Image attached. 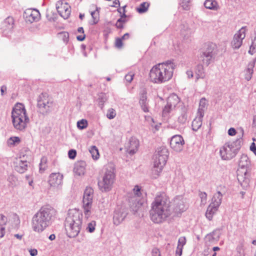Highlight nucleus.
<instances>
[{"instance_id": "f257e3e1", "label": "nucleus", "mask_w": 256, "mask_h": 256, "mask_svg": "<svg viewBox=\"0 0 256 256\" xmlns=\"http://www.w3.org/2000/svg\"><path fill=\"white\" fill-rule=\"evenodd\" d=\"M171 214L170 201L164 192L156 195L151 204L150 214L151 220L154 223L164 222Z\"/></svg>"}, {"instance_id": "f03ea898", "label": "nucleus", "mask_w": 256, "mask_h": 256, "mask_svg": "<svg viewBox=\"0 0 256 256\" xmlns=\"http://www.w3.org/2000/svg\"><path fill=\"white\" fill-rule=\"evenodd\" d=\"M176 64L172 60L154 66L150 72V81L160 84L169 80L172 76Z\"/></svg>"}, {"instance_id": "7ed1b4c3", "label": "nucleus", "mask_w": 256, "mask_h": 256, "mask_svg": "<svg viewBox=\"0 0 256 256\" xmlns=\"http://www.w3.org/2000/svg\"><path fill=\"white\" fill-rule=\"evenodd\" d=\"M54 214L55 210L52 208L48 206L42 207L32 217L33 230L38 232H42L50 224Z\"/></svg>"}, {"instance_id": "20e7f679", "label": "nucleus", "mask_w": 256, "mask_h": 256, "mask_svg": "<svg viewBox=\"0 0 256 256\" xmlns=\"http://www.w3.org/2000/svg\"><path fill=\"white\" fill-rule=\"evenodd\" d=\"M82 214L76 209L68 211L64 226L67 235L70 238H74L79 234L82 224Z\"/></svg>"}, {"instance_id": "39448f33", "label": "nucleus", "mask_w": 256, "mask_h": 256, "mask_svg": "<svg viewBox=\"0 0 256 256\" xmlns=\"http://www.w3.org/2000/svg\"><path fill=\"white\" fill-rule=\"evenodd\" d=\"M12 122L15 129L24 131L30 122L24 105L20 103L15 104L12 112Z\"/></svg>"}, {"instance_id": "423d86ee", "label": "nucleus", "mask_w": 256, "mask_h": 256, "mask_svg": "<svg viewBox=\"0 0 256 256\" xmlns=\"http://www.w3.org/2000/svg\"><path fill=\"white\" fill-rule=\"evenodd\" d=\"M242 143L241 137L232 142L226 143L220 150L222 158L224 160H230L235 157L241 148Z\"/></svg>"}, {"instance_id": "0eeeda50", "label": "nucleus", "mask_w": 256, "mask_h": 256, "mask_svg": "<svg viewBox=\"0 0 256 256\" xmlns=\"http://www.w3.org/2000/svg\"><path fill=\"white\" fill-rule=\"evenodd\" d=\"M168 155V150L164 146L157 149L154 156L153 172L158 176L165 166Z\"/></svg>"}, {"instance_id": "6e6552de", "label": "nucleus", "mask_w": 256, "mask_h": 256, "mask_svg": "<svg viewBox=\"0 0 256 256\" xmlns=\"http://www.w3.org/2000/svg\"><path fill=\"white\" fill-rule=\"evenodd\" d=\"M115 178V174L112 169H107L102 180L98 182L99 188L102 192L110 190L112 188Z\"/></svg>"}, {"instance_id": "1a4fd4ad", "label": "nucleus", "mask_w": 256, "mask_h": 256, "mask_svg": "<svg viewBox=\"0 0 256 256\" xmlns=\"http://www.w3.org/2000/svg\"><path fill=\"white\" fill-rule=\"evenodd\" d=\"M128 202L130 208L134 212H136L143 204L144 200L142 198L140 188L138 186L134 188L133 193L129 196Z\"/></svg>"}, {"instance_id": "9d476101", "label": "nucleus", "mask_w": 256, "mask_h": 256, "mask_svg": "<svg viewBox=\"0 0 256 256\" xmlns=\"http://www.w3.org/2000/svg\"><path fill=\"white\" fill-rule=\"evenodd\" d=\"M94 190L91 188H86L83 196V208L86 218H88L90 214V209L93 200Z\"/></svg>"}, {"instance_id": "9b49d317", "label": "nucleus", "mask_w": 256, "mask_h": 256, "mask_svg": "<svg viewBox=\"0 0 256 256\" xmlns=\"http://www.w3.org/2000/svg\"><path fill=\"white\" fill-rule=\"evenodd\" d=\"M182 102L178 96L174 94H170L168 98L167 104L162 110V116H167L170 112L174 110L176 111L177 108Z\"/></svg>"}, {"instance_id": "f8f14e48", "label": "nucleus", "mask_w": 256, "mask_h": 256, "mask_svg": "<svg viewBox=\"0 0 256 256\" xmlns=\"http://www.w3.org/2000/svg\"><path fill=\"white\" fill-rule=\"evenodd\" d=\"M214 50V46L208 44L200 54V60L206 66L210 64L214 60L215 55Z\"/></svg>"}, {"instance_id": "ddd939ff", "label": "nucleus", "mask_w": 256, "mask_h": 256, "mask_svg": "<svg viewBox=\"0 0 256 256\" xmlns=\"http://www.w3.org/2000/svg\"><path fill=\"white\" fill-rule=\"evenodd\" d=\"M56 9L58 14L64 19L68 18L70 14V6L64 0L58 1L56 4Z\"/></svg>"}, {"instance_id": "4468645a", "label": "nucleus", "mask_w": 256, "mask_h": 256, "mask_svg": "<svg viewBox=\"0 0 256 256\" xmlns=\"http://www.w3.org/2000/svg\"><path fill=\"white\" fill-rule=\"evenodd\" d=\"M172 206L173 212L176 216L186 211L187 208L186 205L182 196H177L174 199Z\"/></svg>"}, {"instance_id": "2eb2a0df", "label": "nucleus", "mask_w": 256, "mask_h": 256, "mask_svg": "<svg viewBox=\"0 0 256 256\" xmlns=\"http://www.w3.org/2000/svg\"><path fill=\"white\" fill-rule=\"evenodd\" d=\"M246 26L242 27L234 36L231 46L234 49H238L242 44L246 37Z\"/></svg>"}, {"instance_id": "dca6fc26", "label": "nucleus", "mask_w": 256, "mask_h": 256, "mask_svg": "<svg viewBox=\"0 0 256 256\" xmlns=\"http://www.w3.org/2000/svg\"><path fill=\"white\" fill-rule=\"evenodd\" d=\"M184 141L180 135L174 136L170 142V146L174 151L180 152L183 149Z\"/></svg>"}, {"instance_id": "f3484780", "label": "nucleus", "mask_w": 256, "mask_h": 256, "mask_svg": "<svg viewBox=\"0 0 256 256\" xmlns=\"http://www.w3.org/2000/svg\"><path fill=\"white\" fill-rule=\"evenodd\" d=\"M127 215L128 212L124 208H118L114 214V224L116 226L119 225L124 220Z\"/></svg>"}, {"instance_id": "a211bd4d", "label": "nucleus", "mask_w": 256, "mask_h": 256, "mask_svg": "<svg viewBox=\"0 0 256 256\" xmlns=\"http://www.w3.org/2000/svg\"><path fill=\"white\" fill-rule=\"evenodd\" d=\"M38 106L42 110L47 112L52 106V103L50 102L46 94H42L38 99Z\"/></svg>"}, {"instance_id": "6ab92c4d", "label": "nucleus", "mask_w": 256, "mask_h": 256, "mask_svg": "<svg viewBox=\"0 0 256 256\" xmlns=\"http://www.w3.org/2000/svg\"><path fill=\"white\" fill-rule=\"evenodd\" d=\"M63 175L59 172L51 174L49 176L48 184L52 187H58L62 183Z\"/></svg>"}, {"instance_id": "aec40b11", "label": "nucleus", "mask_w": 256, "mask_h": 256, "mask_svg": "<svg viewBox=\"0 0 256 256\" xmlns=\"http://www.w3.org/2000/svg\"><path fill=\"white\" fill-rule=\"evenodd\" d=\"M187 110L188 108L184 104H180L176 108V112L180 114L178 117V122L184 124L187 121Z\"/></svg>"}, {"instance_id": "412c9836", "label": "nucleus", "mask_w": 256, "mask_h": 256, "mask_svg": "<svg viewBox=\"0 0 256 256\" xmlns=\"http://www.w3.org/2000/svg\"><path fill=\"white\" fill-rule=\"evenodd\" d=\"M138 146V140L135 138H131L126 146L127 152L134 154L137 152Z\"/></svg>"}, {"instance_id": "4be33fe9", "label": "nucleus", "mask_w": 256, "mask_h": 256, "mask_svg": "<svg viewBox=\"0 0 256 256\" xmlns=\"http://www.w3.org/2000/svg\"><path fill=\"white\" fill-rule=\"evenodd\" d=\"M14 24V20L12 17H8L4 22L2 24V28L3 30V33L6 36H8V34L12 31Z\"/></svg>"}, {"instance_id": "5701e85b", "label": "nucleus", "mask_w": 256, "mask_h": 256, "mask_svg": "<svg viewBox=\"0 0 256 256\" xmlns=\"http://www.w3.org/2000/svg\"><path fill=\"white\" fill-rule=\"evenodd\" d=\"M86 164L82 160L75 163L74 168V173L78 176L84 175L85 172Z\"/></svg>"}, {"instance_id": "b1692460", "label": "nucleus", "mask_w": 256, "mask_h": 256, "mask_svg": "<svg viewBox=\"0 0 256 256\" xmlns=\"http://www.w3.org/2000/svg\"><path fill=\"white\" fill-rule=\"evenodd\" d=\"M25 14L27 20L31 23L38 20L40 17L38 11L35 10H28L25 12Z\"/></svg>"}, {"instance_id": "393cba45", "label": "nucleus", "mask_w": 256, "mask_h": 256, "mask_svg": "<svg viewBox=\"0 0 256 256\" xmlns=\"http://www.w3.org/2000/svg\"><path fill=\"white\" fill-rule=\"evenodd\" d=\"M256 62V58L250 61L248 64L244 74V78L248 81L250 80L252 78Z\"/></svg>"}, {"instance_id": "a878e982", "label": "nucleus", "mask_w": 256, "mask_h": 256, "mask_svg": "<svg viewBox=\"0 0 256 256\" xmlns=\"http://www.w3.org/2000/svg\"><path fill=\"white\" fill-rule=\"evenodd\" d=\"M14 168L16 171L20 174L24 173L28 168V162L26 160H23L20 159L16 160Z\"/></svg>"}, {"instance_id": "bb28decb", "label": "nucleus", "mask_w": 256, "mask_h": 256, "mask_svg": "<svg viewBox=\"0 0 256 256\" xmlns=\"http://www.w3.org/2000/svg\"><path fill=\"white\" fill-rule=\"evenodd\" d=\"M139 103L142 109L144 112H148L146 92L145 90H143L142 92L140 94Z\"/></svg>"}, {"instance_id": "cd10ccee", "label": "nucleus", "mask_w": 256, "mask_h": 256, "mask_svg": "<svg viewBox=\"0 0 256 256\" xmlns=\"http://www.w3.org/2000/svg\"><path fill=\"white\" fill-rule=\"evenodd\" d=\"M222 194L220 191H218L216 193L214 194L212 198V202L210 204L217 208H218L222 203Z\"/></svg>"}, {"instance_id": "c85d7f7f", "label": "nucleus", "mask_w": 256, "mask_h": 256, "mask_svg": "<svg viewBox=\"0 0 256 256\" xmlns=\"http://www.w3.org/2000/svg\"><path fill=\"white\" fill-rule=\"evenodd\" d=\"M218 208L210 204L208 206L206 212V217L211 220L214 214L218 210Z\"/></svg>"}, {"instance_id": "c756f323", "label": "nucleus", "mask_w": 256, "mask_h": 256, "mask_svg": "<svg viewBox=\"0 0 256 256\" xmlns=\"http://www.w3.org/2000/svg\"><path fill=\"white\" fill-rule=\"evenodd\" d=\"M207 106L206 100L205 98H202L200 101L199 108L198 109V114L201 116H204L205 108Z\"/></svg>"}, {"instance_id": "7c9ffc66", "label": "nucleus", "mask_w": 256, "mask_h": 256, "mask_svg": "<svg viewBox=\"0 0 256 256\" xmlns=\"http://www.w3.org/2000/svg\"><path fill=\"white\" fill-rule=\"evenodd\" d=\"M206 8L216 10L218 9V4L215 0H206L204 3Z\"/></svg>"}, {"instance_id": "2f4dec72", "label": "nucleus", "mask_w": 256, "mask_h": 256, "mask_svg": "<svg viewBox=\"0 0 256 256\" xmlns=\"http://www.w3.org/2000/svg\"><path fill=\"white\" fill-rule=\"evenodd\" d=\"M202 118L203 116H201L199 115L198 118H196L192 121V126L194 131H197L201 127Z\"/></svg>"}, {"instance_id": "473e14b6", "label": "nucleus", "mask_w": 256, "mask_h": 256, "mask_svg": "<svg viewBox=\"0 0 256 256\" xmlns=\"http://www.w3.org/2000/svg\"><path fill=\"white\" fill-rule=\"evenodd\" d=\"M249 158L246 154H242L239 160V166L242 168L246 167L249 165Z\"/></svg>"}, {"instance_id": "72a5a7b5", "label": "nucleus", "mask_w": 256, "mask_h": 256, "mask_svg": "<svg viewBox=\"0 0 256 256\" xmlns=\"http://www.w3.org/2000/svg\"><path fill=\"white\" fill-rule=\"evenodd\" d=\"M196 78H203L204 77V67L201 64H198L196 66Z\"/></svg>"}, {"instance_id": "f704fd0d", "label": "nucleus", "mask_w": 256, "mask_h": 256, "mask_svg": "<svg viewBox=\"0 0 256 256\" xmlns=\"http://www.w3.org/2000/svg\"><path fill=\"white\" fill-rule=\"evenodd\" d=\"M149 6V3L144 2L140 4V6L136 8V10L140 14L144 13L147 11Z\"/></svg>"}, {"instance_id": "c9c22d12", "label": "nucleus", "mask_w": 256, "mask_h": 256, "mask_svg": "<svg viewBox=\"0 0 256 256\" xmlns=\"http://www.w3.org/2000/svg\"><path fill=\"white\" fill-rule=\"evenodd\" d=\"M46 162V158L44 156L42 157L41 158L40 162L39 164L40 172L41 173L43 172L46 170L47 168Z\"/></svg>"}, {"instance_id": "e433bc0d", "label": "nucleus", "mask_w": 256, "mask_h": 256, "mask_svg": "<svg viewBox=\"0 0 256 256\" xmlns=\"http://www.w3.org/2000/svg\"><path fill=\"white\" fill-rule=\"evenodd\" d=\"M90 152L94 160H97L99 158V153L97 148L96 146H92L90 149Z\"/></svg>"}, {"instance_id": "4c0bfd02", "label": "nucleus", "mask_w": 256, "mask_h": 256, "mask_svg": "<svg viewBox=\"0 0 256 256\" xmlns=\"http://www.w3.org/2000/svg\"><path fill=\"white\" fill-rule=\"evenodd\" d=\"M248 52L251 55H252L256 52V34H255L254 38L252 40V42L250 46V50Z\"/></svg>"}, {"instance_id": "58836bf2", "label": "nucleus", "mask_w": 256, "mask_h": 256, "mask_svg": "<svg viewBox=\"0 0 256 256\" xmlns=\"http://www.w3.org/2000/svg\"><path fill=\"white\" fill-rule=\"evenodd\" d=\"M88 126L86 120L82 119L77 122V126L80 130L86 128Z\"/></svg>"}, {"instance_id": "ea45409f", "label": "nucleus", "mask_w": 256, "mask_h": 256, "mask_svg": "<svg viewBox=\"0 0 256 256\" xmlns=\"http://www.w3.org/2000/svg\"><path fill=\"white\" fill-rule=\"evenodd\" d=\"M95 226H96V222L94 221H92L90 222L88 224V226L86 228V230L88 232L92 233L94 231Z\"/></svg>"}, {"instance_id": "a19ab883", "label": "nucleus", "mask_w": 256, "mask_h": 256, "mask_svg": "<svg viewBox=\"0 0 256 256\" xmlns=\"http://www.w3.org/2000/svg\"><path fill=\"white\" fill-rule=\"evenodd\" d=\"M116 116V112L114 109L110 108L108 110L106 116L108 118L111 120L113 119Z\"/></svg>"}, {"instance_id": "79ce46f5", "label": "nucleus", "mask_w": 256, "mask_h": 256, "mask_svg": "<svg viewBox=\"0 0 256 256\" xmlns=\"http://www.w3.org/2000/svg\"><path fill=\"white\" fill-rule=\"evenodd\" d=\"M20 142V139L18 137L14 136L10 138L8 140V143L9 145H14L16 143Z\"/></svg>"}, {"instance_id": "37998d69", "label": "nucleus", "mask_w": 256, "mask_h": 256, "mask_svg": "<svg viewBox=\"0 0 256 256\" xmlns=\"http://www.w3.org/2000/svg\"><path fill=\"white\" fill-rule=\"evenodd\" d=\"M186 239L184 236H181L179 238L178 240V246H180L182 248L186 244Z\"/></svg>"}, {"instance_id": "c03bdc74", "label": "nucleus", "mask_w": 256, "mask_h": 256, "mask_svg": "<svg viewBox=\"0 0 256 256\" xmlns=\"http://www.w3.org/2000/svg\"><path fill=\"white\" fill-rule=\"evenodd\" d=\"M126 7V6H124L122 7V10H123V14L121 16V18H119L117 21L118 22H120L121 23L125 22L126 20L125 18L126 17V15L125 14L126 11H125V8Z\"/></svg>"}, {"instance_id": "a18cd8bd", "label": "nucleus", "mask_w": 256, "mask_h": 256, "mask_svg": "<svg viewBox=\"0 0 256 256\" xmlns=\"http://www.w3.org/2000/svg\"><path fill=\"white\" fill-rule=\"evenodd\" d=\"M200 196L201 198V202L202 204H205L206 202L207 194L204 192H201L200 194Z\"/></svg>"}, {"instance_id": "49530a36", "label": "nucleus", "mask_w": 256, "mask_h": 256, "mask_svg": "<svg viewBox=\"0 0 256 256\" xmlns=\"http://www.w3.org/2000/svg\"><path fill=\"white\" fill-rule=\"evenodd\" d=\"M134 75V74L133 72H129L128 74H126V76H125L126 80L128 82H130L132 80H133Z\"/></svg>"}, {"instance_id": "de8ad7c7", "label": "nucleus", "mask_w": 256, "mask_h": 256, "mask_svg": "<svg viewBox=\"0 0 256 256\" xmlns=\"http://www.w3.org/2000/svg\"><path fill=\"white\" fill-rule=\"evenodd\" d=\"M7 221L6 216L2 214H0V226H4Z\"/></svg>"}, {"instance_id": "09e8293b", "label": "nucleus", "mask_w": 256, "mask_h": 256, "mask_svg": "<svg viewBox=\"0 0 256 256\" xmlns=\"http://www.w3.org/2000/svg\"><path fill=\"white\" fill-rule=\"evenodd\" d=\"M76 155V152L74 150H70L68 152V156L70 158L74 159Z\"/></svg>"}, {"instance_id": "8fccbe9b", "label": "nucleus", "mask_w": 256, "mask_h": 256, "mask_svg": "<svg viewBox=\"0 0 256 256\" xmlns=\"http://www.w3.org/2000/svg\"><path fill=\"white\" fill-rule=\"evenodd\" d=\"M62 36L63 40L64 42H67L68 40L69 34L67 32H62L60 34Z\"/></svg>"}, {"instance_id": "3c124183", "label": "nucleus", "mask_w": 256, "mask_h": 256, "mask_svg": "<svg viewBox=\"0 0 256 256\" xmlns=\"http://www.w3.org/2000/svg\"><path fill=\"white\" fill-rule=\"evenodd\" d=\"M122 40L121 38H118L116 40V46L118 48H120L122 46Z\"/></svg>"}, {"instance_id": "603ef678", "label": "nucleus", "mask_w": 256, "mask_h": 256, "mask_svg": "<svg viewBox=\"0 0 256 256\" xmlns=\"http://www.w3.org/2000/svg\"><path fill=\"white\" fill-rule=\"evenodd\" d=\"M152 256H160V250L156 248L152 250Z\"/></svg>"}, {"instance_id": "864d4df0", "label": "nucleus", "mask_w": 256, "mask_h": 256, "mask_svg": "<svg viewBox=\"0 0 256 256\" xmlns=\"http://www.w3.org/2000/svg\"><path fill=\"white\" fill-rule=\"evenodd\" d=\"M98 14V12L96 11H93L91 12L92 16V17L94 19V24H96L98 22V20L97 18L96 14Z\"/></svg>"}, {"instance_id": "5fc2aeb1", "label": "nucleus", "mask_w": 256, "mask_h": 256, "mask_svg": "<svg viewBox=\"0 0 256 256\" xmlns=\"http://www.w3.org/2000/svg\"><path fill=\"white\" fill-rule=\"evenodd\" d=\"M182 249L183 248H182L181 246L180 247V246H177L176 250V256H181V255L182 254Z\"/></svg>"}, {"instance_id": "6e6d98bb", "label": "nucleus", "mask_w": 256, "mask_h": 256, "mask_svg": "<svg viewBox=\"0 0 256 256\" xmlns=\"http://www.w3.org/2000/svg\"><path fill=\"white\" fill-rule=\"evenodd\" d=\"M236 134V130L233 128H230L228 130V134L230 136H234Z\"/></svg>"}, {"instance_id": "4d7b16f0", "label": "nucleus", "mask_w": 256, "mask_h": 256, "mask_svg": "<svg viewBox=\"0 0 256 256\" xmlns=\"http://www.w3.org/2000/svg\"><path fill=\"white\" fill-rule=\"evenodd\" d=\"M29 252L31 256H36L38 254V250L35 248L30 250Z\"/></svg>"}, {"instance_id": "13d9d810", "label": "nucleus", "mask_w": 256, "mask_h": 256, "mask_svg": "<svg viewBox=\"0 0 256 256\" xmlns=\"http://www.w3.org/2000/svg\"><path fill=\"white\" fill-rule=\"evenodd\" d=\"M5 233V227L3 226H0V238L4 236Z\"/></svg>"}, {"instance_id": "bf43d9fd", "label": "nucleus", "mask_w": 256, "mask_h": 256, "mask_svg": "<svg viewBox=\"0 0 256 256\" xmlns=\"http://www.w3.org/2000/svg\"><path fill=\"white\" fill-rule=\"evenodd\" d=\"M250 150L251 151L253 152L256 155V146L254 142H252L250 146Z\"/></svg>"}, {"instance_id": "052dcab7", "label": "nucleus", "mask_w": 256, "mask_h": 256, "mask_svg": "<svg viewBox=\"0 0 256 256\" xmlns=\"http://www.w3.org/2000/svg\"><path fill=\"white\" fill-rule=\"evenodd\" d=\"M99 100H100V102H104L106 100V95L104 94H102L99 96Z\"/></svg>"}, {"instance_id": "680f3d73", "label": "nucleus", "mask_w": 256, "mask_h": 256, "mask_svg": "<svg viewBox=\"0 0 256 256\" xmlns=\"http://www.w3.org/2000/svg\"><path fill=\"white\" fill-rule=\"evenodd\" d=\"M85 38H86V35L84 34H82V35L78 36H76V39L78 41L82 42L84 40Z\"/></svg>"}, {"instance_id": "e2e57ef3", "label": "nucleus", "mask_w": 256, "mask_h": 256, "mask_svg": "<svg viewBox=\"0 0 256 256\" xmlns=\"http://www.w3.org/2000/svg\"><path fill=\"white\" fill-rule=\"evenodd\" d=\"M218 189L219 190L218 191H220L222 192H224V194L225 193V192H226V186H220L218 187Z\"/></svg>"}, {"instance_id": "0e129e2a", "label": "nucleus", "mask_w": 256, "mask_h": 256, "mask_svg": "<svg viewBox=\"0 0 256 256\" xmlns=\"http://www.w3.org/2000/svg\"><path fill=\"white\" fill-rule=\"evenodd\" d=\"M186 75L188 78H192L193 77V72L192 70H188L186 72Z\"/></svg>"}, {"instance_id": "69168bd1", "label": "nucleus", "mask_w": 256, "mask_h": 256, "mask_svg": "<svg viewBox=\"0 0 256 256\" xmlns=\"http://www.w3.org/2000/svg\"><path fill=\"white\" fill-rule=\"evenodd\" d=\"M114 6L117 7L120 5L119 0H114L113 2Z\"/></svg>"}, {"instance_id": "338daca9", "label": "nucleus", "mask_w": 256, "mask_h": 256, "mask_svg": "<svg viewBox=\"0 0 256 256\" xmlns=\"http://www.w3.org/2000/svg\"><path fill=\"white\" fill-rule=\"evenodd\" d=\"M116 26L118 28H123L122 23H121L120 22H118V21L116 22Z\"/></svg>"}, {"instance_id": "774afa93", "label": "nucleus", "mask_w": 256, "mask_h": 256, "mask_svg": "<svg viewBox=\"0 0 256 256\" xmlns=\"http://www.w3.org/2000/svg\"><path fill=\"white\" fill-rule=\"evenodd\" d=\"M129 38V34L128 33L125 34L121 38L122 40L128 39Z\"/></svg>"}]
</instances>
